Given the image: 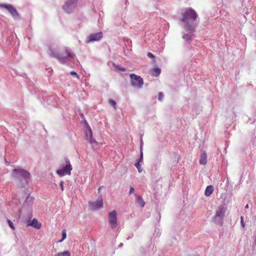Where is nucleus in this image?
<instances>
[{"label": "nucleus", "instance_id": "f257e3e1", "mask_svg": "<svg viewBox=\"0 0 256 256\" xmlns=\"http://www.w3.org/2000/svg\"><path fill=\"white\" fill-rule=\"evenodd\" d=\"M182 21L184 22V28L189 32H194L196 26V20L198 18L196 12L192 8H186L182 14Z\"/></svg>", "mask_w": 256, "mask_h": 256}, {"label": "nucleus", "instance_id": "f03ea898", "mask_svg": "<svg viewBox=\"0 0 256 256\" xmlns=\"http://www.w3.org/2000/svg\"><path fill=\"white\" fill-rule=\"evenodd\" d=\"M12 176L17 180H24L28 182V180L30 178V174L27 170L22 168H15L12 170Z\"/></svg>", "mask_w": 256, "mask_h": 256}, {"label": "nucleus", "instance_id": "7ed1b4c3", "mask_svg": "<svg viewBox=\"0 0 256 256\" xmlns=\"http://www.w3.org/2000/svg\"><path fill=\"white\" fill-rule=\"evenodd\" d=\"M85 127L86 128V130H85L86 140H88L91 145H96L97 142L92 137V128L86 122H85Z\"/></svg>", "mask_w": 256, "mask_h": 256}, {"label": "nucleus", "instance_id": "20e7f679", "mask_svg": "<svg viewBox=\"0 0 256 256\" xmlns=\"http://www.w3.org/2000/svg\"><path fill=\"white\" fill-rule=\"evenodd\" d=\"M131 85L134 87L141 88L144 84L142 78L134 74L130 75Z\"/></svg>", "mask_w": 256, "mask_h": 256}, {"label": "nucleus", "instance_id": "39448f33", "mask_svg": "<svg viewBox=\"0 0 256 256\" xmlns=\"http://www.w3.org/2000/svg\"><path fill=\"white\" fill-rule=\"evenodd\" d=\"M226 208L224 206H219L216 211V215L214 216V220L222 224V220L224 216Z\"/></svg>", "mask_w": 256, "mask_h": 256}, {"label": "nucleus", "instance_id": "423d86ee", "mask_svg": "<svg viewBox=\"0 0 256 256\" xmlns=\"http://www.w3.org/2000/svg\"><path fill=\"white\" fill-rule=\"evenodd\" d=\"M72 168L69 161L66 162V165L62 168L57 170L56 173L60 176L65 175H70Z\"/></svg>", "mask_w": 256, "mask_h": 256}, {"label": "nucleus", "instance_id": "0eeeda50", "mask_svg": "<svg viewBox=\"0 0 256 256\" xmlns=\"http://www.w3.org/2000/svg\"><path fill=\"white\" fill-rule=\"evenodd\" d=\"M74 54L70 52V50L67 48L64 50L62 54L58 55L56 56V58L62 63H64L67 58H73Z\"/></svg>", "mask_w": 256, "mask_h": 256}, {"label": "nucleus", "instance_id": "6e6552de", "mask_svg": "<svg viewBox=\"0 0 256 256\" xmlns=\"http://www.w3.org/2000/svg\"><path fill=\"white\" fill-rule=\"evenodd\" d=\"M108 222L112 228H115L117 226V217L116 210L110 212L108 215Z\"/></svg>", "mask_w": 256, "mask_h": 256}, {"label": "nucleus", "instance_id": "1a4fd4ad", "mask_svg": "<svg viewBox=\"0 0 256 256\" xmlns=\"http://www.w3.org/2000/svg\"><path fill=\"white\" fill-rule=\"evenodd\" d=\"M0 7L4 8L8 10L11 15L14 18L18 17V14L15 8L11 4H0Z\"/></svg>", "mask_w": 256, "mask_h": 256}, {"label": "nucleus", "instance_id": "9d476101", "mask_svg": "<svg viewBox=\"0 0 256 256\" xmlns=\"http://www.w3.org/2000/svg\"><path fill=\"white\" fill-rule=\"evenodd\" d=\"M89 204L92 210H96L102 208L103 206V200L100 197L96 202H90Z\"/></svg>", "mask_w": 256, "mask_h": 256}, {"label": "nucleus", "instance_id": "9b49d317", "mask_svg": "<svg viewBox=\"0 0 256 256\" xmlns=\"http://www.w3.org/2000/svg\"><path fill=\"white\" fill-rule=\"evenodd\" d=\"M102 32L92 34L88 38V42L92 41H98L100 40L102 38Z\"/></svg>", "mask_w": 256, "mask_h": 256}, {"label": "nucleus", "instance_id": "f8f14e48", "mask_svg": "<svg viewBox=\"0 0 256 256\" xmlns=\"http://www.w3.org/2000/svg\"><path fill=\"white\" fill-rule=\"evenodd\" d=\"M200 163L202 165H206L207 163V154L204 151L202 152L200 154Z\"/></svg>", "mask_w": 256, "mask_h": 256}, {"label": "nucleus", "instance_id": "ddd939ff", "mask_svg": "<svg viewBox=\"0 0 256 256\" xmlns=\"http://www.w3.org/2000/svg\"><path fill=\"white\" fill-rule=\"evenodd\" d=\"M28 226H32L36 229H40L41 228L42 224L38 222V220L36 218H34L31 222H30Z\"/></svg>", "mask_w": 256, "mask_h": 256}, {"label": "nucleus", "instance_id": "4468645a", "mask_svg": "<svg viewBox=\"0 0 256 256\" xmlns=\"http://www.w3.org/2000/svg\"><path fill=\"white\" fill-rule=\"evenodd\" d=\"M74 7L72 6V5L69 4V2H66L65 4L63 6L64 10L68 14L71 13L73 12Z\"/></svg>", "mask_w": 256, "mask_h": 256}, {"label": "nucleus", "instance_id": "2eb2a0df", "mask_svg": "<svg viewBox=\"0 0 256 256\" xmlns=\"http://www.w3.org/2000/svg\"><path fill=\"white\" fill-rule=\"evenodd\" d=\"M161 72V70L160 68H156L152 69L150 71V74L153 76H158Z\"/></svg>", "mask_w": 256, "mask_h": 256}, {"label": "nucleus", "instance_id": "dca6fc26", "mask_svg": "<svg viewBox=\"0 0 256 256\" xmlns=\"http://www.w3.org/2000/svg\"><path fill=\"white\" fill-rule=\"evenodd\" d=\"M213 192L214 187L211 185L208 186L206 188L204 192V194L207 196H209L212 194Z\"/></svg>", "mask_w": 256, "mask_h": 256}, {"label": "nucleus", "instance_id": "f3484780", "mask_svg": "<svg viewBox=\"0 0 256 256\" xmlns=\"http://www.w3.org/2000/svg\"><path fill=\"white\" fill-rule=\"evenodd\" d=\"M137 198V201L138 203V204L141 206V207H144L145 204V202L144 201L142 198L139 196H137L136 194Z\"/></svg>", "mask_w": 256, "mask_h": 256}, {"label": "nucleus", "instance_id": "a211bd4d", "mask_svg": "<svg viewBox=\"0 0 256 256\" xmlns=\"http://www.w3.org/2000/svg\"><path fill=\"white\" fill-rule=\"evenodd\" d=\"M190 33L193 34L194 32H190ZM192 36L194 37L195 35H194V34H184L182 36V38L186 40H188L192 39Z\"/></svg>", "mask_w": 256, "mask_h": 256}, {"label": "nucleus", "instance_id": "6ab92c4d", "mask_svg": "<svg viewBox=\"0 0 256 256\" xmlns=\"http://www.w3.org/2000/svg\"><path fill=\"white\" fill-rule=\"evenodd\" d=\"M70 252L68 251H66L58 253L56 256H70Z\"/></svg>", "mask_w": 256, "mask_h": 256}, {"label": "nucleus", "instance_id": "aec40b11", "mask_svg": "<svg viewBox=\"0 0 256 256\" xmlns=\"http://www.w3.org/2000/svg\"><path fill=\"white\" fill-rule=\"evenodd\" d=\"M78 2V0H68L67 2H69V4L72 5V6L75 7L76 4Z\"/></svg>", "mask_w": 256, "mask_h": 256}, {"label": "nucleus", "instance_id": "412c9836", "mask_svg": "<svg viewBox=\"0 0 256 256\" xmlns=\"http://www.w3.org/2000/svg\"><path fill=\"white\" fill-rule=\"evenodd\" d=\"M140 162H137L135 164V166L138 168L139 172H142V168H140Z\"/></svg>", "mask_w": 256, "mask_h": 256}, {"label": "nucleus", "instance_id": "4be33fe9", "mask_svg": "<svg viewBox=\"0 0 256 256\" xmlns=\"http://www.w3.org/2000/svg\"><path fill=\"white\" fill-rule=\"evenodd\" d=\"M66 232L65 230H63L62 232V238L61 240H59L58 242H62L66 238Z\"/></svg>", "mask_w": 256, "mask_h": 256}, {"label": "nucleus", "instance_id": "5701e85b", "mask_svg": "<svg viewBox=\"0 0 256 256\" xmlns=\"http://www.w3.org/2000/svg\"><path fill=\"white\" fill-rule=\"evenodd\" d=\"M109 104H111L114 108H116V102L112 100H109Z\"/></svg>", "mask_w": 256, "mask_h": 256}, {"label": "nucleus", "instance_id": "b1692460", "mask_svg": "<svg viewBox=\"0 0 256 256\" xmlns=\"http://www.w3.org/2000/svg\"><path fill=\"white\" fill-rule=\"evenodd\" d=\"M8 224L10 226L12 229V230H14L15 228V227L13 224V223L12 222L11 220H8Z\"/></svg>", "mask_w": 256, "mask_h": 256}, {"label": "nucleus", "instance_id": "393cba45", "mask_svg": "<svg viewBox=\"0 0 256 256\" xmlns=\"http://www.w3.org/2000/svg\"><path fill=\"white\" fill-rule=\"evenodd\" d=\"M143 160V153L142 150L140 152V154L139 158L138 160V162H142Z\"/></svg>", "mask_w": 256, "mask_h": 256}, {"label": "nucleus", "instance_id": "a878e982", "mask_svg": "<svg viewBox=\"0 0 256 256\" xmlns=\"http://www.w3.org/2000/svg\"><path fill=\"white\" fill-rule=\"evenodd\" d=\"M116 68L118 69V70L122 71V72H125L126 71V68H124L120 67L119 66H116Z\"/></svg>", "mask_w": 256, "mask_h": 256}, {"label": "nucleus", "instance_id": "bb28decb", "mask_svg": "<svg viewBox=\"0 0 256 256\" xmlns=\"http://www.w3.org/2000/svg\"><path fill=\"white\" fill-rule=\"evenodd\" d=\"M164 97V94L162 92H160L158 93V100H162V99Z\"/></svg>", "mask_w": 256, "mask_h": 256}, {"label": "nucleus", "instance_id": "cd10ccee", "mask_svg": "<svg viewBox=\"0 0 256 256\" xmlns=\"http://www.w3.org/2000/svg\"><path fill=\"white\" fill-rule=\"evenodd\" d=\"M70 74H72V75H73V76H75L78 79L80 78V76H79L76 74V72H74V71H72Z\"/></svg>", "mask_w": 256, "mask_h": 256}, {"label": "nucleus", "instance_id": "c85d7f7f", "mask_svg": "<svg viewBox=\"0 0 256 256\" xmlns=\"http://www.w3.org/2000/svg\"><path fill=\"white\" fill-rule=\"evenodd\" d=\"M240 220H241V222H240V223H241V225H242V226L244 228V226H245V223L244 221V219H243V218L242 216H241L240 218Z\"/></svg>", "mask_w": 256, "mask_h": 256}, {"label": "nucleus", "instance_id": "c756f323", "mask_svg": "<svg viewBox=\"0 0 256 256\" xmlns=\"http://www.w3.org/2000/svg\"><path fill=\"white\" fill-rule=\"evenodd\" d=\"M147 56L148 58H155L154 56L151 52H148L147 54Z\"/></svg>", "mask_w": 256, "mask_h": 256}, {"label": "nucleus", "instance_id": "7c9ffc66", "mask_svg": "<svg viewBox=\"0 0 256 256\" xmlns=\"http://www.w3.org/2000/svg\"><path fill=\"white\" fill-rule=\"evenodd\" d=\"M60 188H61V190L62 191H63L64 190V182L63 181H61L60 183Z\"/></svg>", "mask_w": 256, "mask_h": 256}, {"label": "nucleus", "instance_id": "2f4dec72", "mask_svg": "<svg viewBox=\"0 0 256 256\" xmlns=\"http://www.w3.org/2000/svg\"><path fill=\"white\" fill-rule=\"evenodd\" d=\"M134 188H132V186H130V194L133 193L134 192Z\"/></svg>", "mask_w": 256, "mask_h": 256}, {"label": "nucleus", "instance_id": "473e14b6", "mask_svg": "<svg viewBox=\"0 0 256 256\" xmlns=\"http://www.w3.org/2000/svg\"><path fill=\"white\" fill-rule=\"evenodd\" d=\"M100 189H101V187H100V188H98V193H100Z\"/></svg>", "mask_w": 256, "mask_h": 256}, {"label": "nucleus", "instance_id": "72a5a7b5", "mask_svg": "<svg viewBox=\"0 0 256 256\" xmlns=\"http://www.w3.org/2000/svg\"><path fill=\"white\" fill-rule=\"evenodd\" d=\"M248 208V205L246 204V208Z\"/></svg>", "mask_w": 256, "mask_h": 256}]
</instances>
